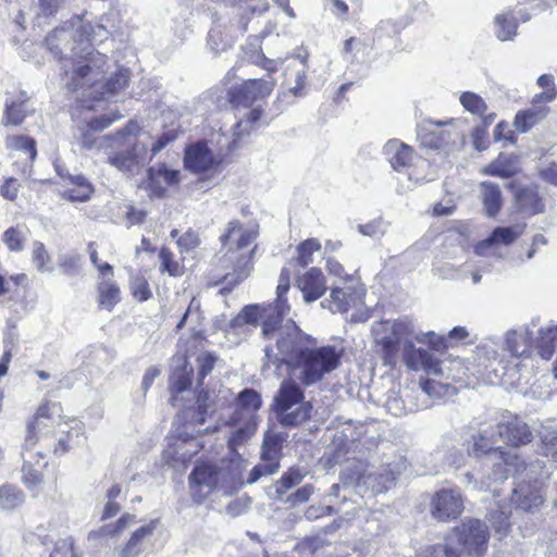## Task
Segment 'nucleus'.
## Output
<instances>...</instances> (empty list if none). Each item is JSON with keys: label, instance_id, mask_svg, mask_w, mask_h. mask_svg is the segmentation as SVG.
<instances>
[{"label": "nucleus", "instance_id": "0e129e2a", "mask_svg": "<svg viewBox=\"0 0 557 557\" xmlns=\"http://www.w3.org/2000/svg\"><path fill=\"white\" fill-rule=\"evenodd\" d=\"M133 296L139 301H146L151 297L148 282L143 277H137L132 282Z\"/></svg>", "mask_w": 557, "mask_h": 557}, {"label": "nucleus", "instance_id": "20e7f679", "mask_svg": "<svg viewBox=\"0 0 557 557\" xmlns=\"http://www.w3.org/2000/svg\"><path fill=\"white\" fill-rule=\"evenodd\" d=\"M256 231H243L239 221L234 220L227 224L226 232L221 235L220 240L226 252L220 259L221 267L225 270L232 269L226 272L220 283L224 284L221 288L222 294H228L235 286L246 280L253 269L252 257L257 246L251 248L248 252L244 250L256 239Z\"/></svg>", "mask_w": 557, "mask_h": 557}, {"label": "nucleus", "instance_id": "de8ad7c7", "mask_svg": "<svg viewBox=\"0 0 557 557\" xmlns=\"http://www.w3.org/2000/svg\"><path fill=\"white\" fill-rule=\"evenodd\" d=\"M47 426H48V421L46 419H40V421L38 423H36V416L34 417V419L32 421H29L27 423L25 444H24V448L26 450L32 449L37 444L38 432L46 429Z\"/></svg>", "mask_w": 557, "mask_h": 557}, {"label": "nucleus", "instance_id": "79ce46f5", "mask_svg": "<svg viewBox=\"0 0 557 557\" xmlns=\"http://www.w3.org/2000/svg\"><path fill=\"white\" fill-rule=\"evenodd\" d=\"M321 244L315 238H309L297 247V263L305 268L312 262V253L320 250Z\"/></svg>", "mask_w": 557, "mask_h": 557}, {"label": "nucleus", "instance_id": "393cba45", "mask_svg": "<svg viewBox=\"0 0 557 557\" xmlns=\"http://www.w3.org/2000/svg\"><path fill=\"white\" fill-rule=\"evenodd\" d=\"M479 187L485 214L490 218L496 216L503 207L500 187L488 181L482 182Z\"/></svg>", "mask_w": 557, "mask_h": 557}, {"label": "nucleus", "instance_id": "4d7b16f0", "mask_svg": "<svg viewBox=\"0 0 557 557\" xmlns=\"http://www.w3.org/2000/svg\"><path fill=\"white\" fill-rule=\"evenodd\" d=\"M387 224L383 221V219H375L368 224H359L358 231L364 235L370 237L383 236L386 232Z\"/></svg>", "mask_w": 557, "mask_h": 557}, {"label": "nucleus", "instance_id": "58836bf2", "mask_svg": "<svg viewBox=\"0 0 557 557\" xmlns=\"http://www.w3.org/2000/svg\"><path fill=\"white\" fill-rule=\"evenodd\" d=\"M282 441L280 434L267 433L263 440L261 459L280 461Z\"/></svg>", "mask_w": 557, "mask_h": 557}, {"label": "nucleus", "instance_id": "72a5a7b5", "mask_svg": "<svg viewBox=\"0 0 557 557\" xmlns=\"http://www.w3.org/2000/svg\"><path fill=\"white\" fill-rule=\"evenodd\" d=\"M120 288L111 281H102L98 285V302L102 309L112 311L114 306L120 302Z\"/></svg>", "mask_w": 557, "mask_h": 557}, {"label": "nucleus", "instance_id": "c756f323", "mask_svg": "<svg viewBox=\"0 0 557 557\" xmlns=\"http://www.w3.org/2000/svg\"><path fill=\"white\" fill-rule=\"evenodd\" d=\"M148 178L150 187L158 196H162L164 189L159 186L160 182H164L168 186L176 185L181 181V172L178 170L169 169L163 164L158 169L150 168L148 170Z\"/></svg>", "mask_w": 557, "mask_h": 557}, {"label": "nucleus", "instance_id": "bb28decb", "mask_svg": "<svg viewBox=\"0 0 557 557\" xmlns=\"http://www.w3.org/2000/svg\"><path fill=\"white\" fill-rule=\"evenodd\" d=\"M532 344L543 359H550L557 346V324L540 327L537 337L532 341Z\"/></svg>", "mask_w": 557, "mask_h": 557}, {"label": "nucleus", "instance_id": "13d9d810", "mask_svg": "<svg viewBox=\"0 0 557 557\" xmlns=\"http://www.w3.org/2000/svg\"><path fill=\"white\" fill-rule=\"evenodd\" d=\"M216 361V357L210 352L203 354L197 358L198 362V386L202 384V380L211 373Z\"/></svg>", "mask_w": 557, "mask_h": 557}, {"label": "nucleus", "instance_id": "37998d69", "mask_svg": "<svg viewBox=\"0 0 557 557\" xmlns=\"http://www.w3.org/2000/svg\"><path fill=\"white\" fill-rule=\"evenodd\" d=\"M280 461L264 460L261 459V462L256 465L247 479L248 484L256 483L259 479L265 475L273 474L278 471Z\"/></svg>", "mask_w": 557, "mask_h": 557}, {"label": "nucleus", "instance_id": "c03bdc74", "mask_svg": "<svg viewBox=\"0 0 557 557\" xmlns=\"http://www.w3.org/2000/svg\"><path fill=\"white\" fill-rule=\"evenodd\" d=\"M262 115V111L259 108L252 109L248 114L247 117L244 120H240L234 129V135L236 137H244V136H250L251 132L250 129L258 123Z\"/></svg>", "mask_w": 557, "mask_h": 557}, {"label": "nucleus", "instance_id": "39448f33", "mask_svg": "<svg viewBox=\"0 0 557 557\" xmlns=\"http://www.w3.org/2000/svg\"><path fill=\"white\" fill-rule=\"evenodd\" d=\"M488 539L486 524L478 519H469L453 530L445 546H435L433 554L434 557H482Z\"/></svg>", "mask_w": 557, "mask_h": 557}, {"label": "nucleus", "instance_id": "ddd939ff", "mask_svg": "<svg viewBox=\"0 0 557 557\" xmlns=\"http://www.w3.org/2000/svg\"><path fill=\"white\" fill-rule=\"evenodd\" d=\"M209 141H195L184 149V168L194 173L201 174L218 169L225 154L210 147ZM216 144V141H210Z\"/></svg>", "mask_w": 557, "mask_h": 557}, {"label": "nucleus", "instance_id": "9d476101", "mask_svg": "<svg viewBox=\"0 0 557 557\" xmlns=\"http://www.w3.org/2000/svg\"><path fill=\"white\" fill-rule=\"evenodd\" d=\"M262 406L261 395L253 388H244L235 398V412L231 418L234 424L246 420L245 428H238L232 435L230 443L242 442L249 437L256 430L253 414Z\"/></svg>", "mask_w": 557, "mask_h": 557}, {"label": "nucleus", "instance_id": "f3484780", "mask_svg": "<svg viewBox=\"0 0 557 557\" xmlns=\"http://www.w3.org/2000/svg\"><path fill=\"white\" fill-rule=\"evenodd\" d=\"M404 361L411 370H422L434 375L442 374L440 362L428 350L416 348L410 341L404 344Z\"/></svg>", "mask_w": 557, "mask_h": 557}, {"label": "nucleus", "instance_id": "3c124183", "mask_svg": "<svg viewBox=\"0 0 557 557\" xmlns=\"http://www.w3.org/2000/svg\"><path fill=\"white\" fill-rule=\"evenodd\" d=\"M542 454L557 460V432L546 430L542 435Z\"/></svg>", "mask_w": 557, "mask_h": 557}, {"label": "nucleus", "instance_id": "dca6fc26", "mask_svg": "<svg viewBox=\"0 0 557 557\" xmlns=\"http://www.w3.org/2000/svg\"><path fill=\"white\" fill-rule=\"evenodd\" d=\"M462 509L463 502L458 490L443 488L432 498V515L438 520L456 519Z\"/></svg>", "mask_w": 557, "mask_h": 557}, {"label": "nucleus", "instance_id": "f03ea898", "mask_svg": "<svg viewBox=\"0 0 557 557\" xmlns=\"http://www.w3.org/2000/svg\"><path fill=\"white\" fill-rule=\"evenodd\" d=\"M264 339H274L276 351L273 345H265L263 370L273 364L275 371H280L282 366H286L289 374L306 386L321 381L341 364V351L330 345L311 347L313 338L292 319L280 318L273 333Z\"/></svg>", "mask_w": 557, "mask_h": 557}, {"label": "nucleus", "instance_id": "c9c22d12", "mask_svg": "<svg viewBox=\"0 0 557 557\" xmlns=\"http://www.w3.org/2000/svg\"><path fill=\"white\" fill-rule=\"evenodd\" d=\"M459 102L472 115L485 116L487 104L480 95L472 91H463L459 96Z\"/></svg>", "mask_w": 557, "mask_h": 557}, {"label": "nucleus", "instance_id": "864d4df0", "mask_svg": "<svg viewBox=\"0 0 557 557\" xmlns=\"http://www.w3.org/2000/svg\"><path fill=\"white\" fill-rule=\"evenodd\" d=\"M314 487L311 484H306L299 487L296 492L289 494L286 499H283L285 504L290 507H296L300 504H304L309 500L310 496L313 494Z\"/></svg>", "mask_w": 557, "mask_h": 557}, {"label": "nucleus", "instance_id": "412c9836", "mask_svg": "<svg viewBox=\"0 0 557 557\" xmlns=\"http://www.w3.org/2000/svg\"><path fill=\"white\" fill-rule=\"evenodd\" d=\"M522 231L519 230V227H505V226H498L496 227L491 235L479 242L475 247L474 251L479 256H491L493 255L492 249L495 245L502 244V245H510L513 243L520 235Z\"/></svg>", "mask_w": 557, "mask_h": 557}, {"label": "nucleus", "instance_id": "69168bd1", "mask_svg": "<svg viewBox=\"0 0 557 557\" xmlns=\"http://www.w3.org/2000/svg\"><path fill=\"white\" fill-rule=\"evenodd\" d=\"M161 260V270L169 272L170 275H176L178 273V263L173 260V253L169 248H161L159 252Z\"/></svg>", "mask_w": 557, "mask_h": 557}, {"label": "nucleus", "instance_id": "2eb2a0df", "mask_svg": "<svg viewBox=\"0 0 557 557\" xmlns=\"http://www.w3.org/2000/svg\"><path fill=\"white\" fill-rule=\"evenodd\" d=\"M502 431V442L512 447H519L532 442L533 433L528 423L520 417L511 413L503 414L497 422Z\"/></svg>", "mask_w": 557, "mask_h": 557}, {"label": "nucleus", "instance_id": "e433bc0d", "mask_svg": "<svg viewBox=\"0 0 557 557\" xmlns=\"http://www.w3.org/2000/svg\"><path fill=\"white\" fill-rule=\"evenodd\" d=\"M496 36L499 40H511L517 34V22L510 14L495 16Z\"/></svg>", "mask_w": 557, "mask_h": 557}, {"label": "nucleus", "instance_id": "5701e85b", "mask_svg": "<svg viewBox=\"0 0 557 557\" xmlns=\"http://www.w3.org/2000/svg\"><path fill=\"white\" fill-rule=\"evenodd\" d=\"M530 326L524 331L509 330L505 335V349L513 357H527L533 346Z\"/></svg>", "mask_w": 557, "mask_h": 557}, {"label": "nucleus", "instance_id": "e2e57ef3", "mask_svg": "<svg viewBox=\"0 0 557 557\" xmlns=\"http://www.w3.org/2000/svg\"><path fill=\"white\" fill-rule=\"evenodd\" d=\"M114 119H110L107 116H86L84 122L87 124V131L84 133V136H88L89 133L100 132L108 127Z\"/></svg>", "mask_w": 557, "mask_h": 557}, {"label": "nucleus", "instance_id": "09e8293b", "mask_svg": "<svg viewBox=\"0 0 557 557\" xmlns=\"http://www.w3.org/2000/svg\"><path fill=\"white\" fill-rule=\"evenodd\" d=\"M25 236L16 227H9L3 234V243L11 251H21L24 248Z\"/></svg>", "mask_w": 557, "mask_h": 557}, {"label": "nucleus", "instance_id": "7ed1b4c3", "mask_svg": "<svg viewBox=\"0 0 557 557\" xmlns=\"http://www.w3.org/2000/svg\"><path fill=\"white\" fill-rule=\"evenodd\" d=\"M245 460L230 443V450L218 462H197L191 470L188 481L193 498L202 503L213 492L224 495L236 493L243 485Z\"/></svg>", "mask_w": 557, "mask_h": 557}, {"label": "nucleus", "instance_id": "680f3d73", "mask_svg": "<svg viewBox=\"0 0 557 557\" xmlns=\"http://www.w3.org/2000/svg\"><path fill=\"white\" fill-rule=\"evenodd\" d=\"M115 534V529L113 524H107L101 527L98 530L91 531L88 534V541L95 542V546H102L107 544V540L109 536H112Z\"/></svg>", "mask_w": 557, "mask_h": 557}, {"label": "nucleus", "instance_id": "052dcab7", "mask_svg": "<svg viewBox=\"0 0 557 557\" xmlns=\"http://www.w3.org/2000/svg\"><path fill=\"white\" fill-rule=\"evenodd\" d=\"M290 284V272L287 268H283L278 277V284L276 287V304H287L286 298L284 297L285 294L289 289Z\"/></svg>", "mask_w": 557, "mask_h": 557}, {"label": "nucleus", "instance_id": "6e6552de", "mask_svg": "<svg viewBox=\"0 0 557 557\" xmlns=\"http://www.w3.org/2000/svg\"><path fill=\"white\" fill-rule=\"evenodd\" d=\"M290 311L288 304L249 305L244 307L240 312L231 320L232 327H239L244 324L257 325L261 323L262 338L269 337L273 333L274 326L280 318H285Z\"/></svg>", "mask_w": 557, "mask_h": 557}, {"label": "nucleus", "instance_id": "4c0bfd02", "mask_svg": "<svg viewBox=\"0 0 557 557\" xmlns=\"http://www.w3.org/2000/svg\"><path fill=\"white\" fill-rule=\"evenodd\" d=\"M24 503V494L16 486L2 485L0 487V508L10 510Z\"/></svg>", "mask_w": 557, "mask_h": 557}, {"label": "nucleus", "instance_id": "5fc2aeb1", "mask_svg": "<svg viewBox=\"0 0 557 557\" xmlns=\"http://www.w3.org/2000/svg\"><path fill=\"white\" fill-rule=\"evenodd\" d=\"M420 387L424 394L430 397L441 398L445 396L449 386L434 380H425L420 382Z\"/></svg>", "mask_w": 557, "mask_h": 557}, {"label": "nucleus", "instance_id": "4468645a", "mask_svg": "<svg viewBox=\"0 0 557 557\" xmlns=\"http://www.w3.org/2000/svg\"><path fill=\"white\" fill-rule=\"evenodd\" d=\"M510 502L516 510L525 512L537 510L544 503L541 483L536 479L521 480L513 487Z\"/></svg>", "mask_w": 557, "mask_h": 557}, {"label": "nucleus", "instance_id": "603ef678", "mask_svg": "<svg viewBox=\"0 0 557 557\" xmlns=\"http://www.w3.org/2000/svg\"><path fill=\"white\" fill-rule=\"evenodd\" d=\"M61 416L62 407L59 403L46 401L40 405L36 411V423H38L40 419H46L49 421L54 417L61 418Z\"/></svg>", "mask_w": 557, "mask_h": 557}, {"label": "nucleus", "instance_id": "8fccbe9b", "mask_svg": "<svg viewBox=\"0 0 557 557\" xmlns=\"http://www.w3.org/2000/svg\"><path fill=\"white\" fill-rule=\"evenodd\" d=\"M386 410L395 416H401L407 412L404 400L398 392L391 389L386 395L385 400Z\"/></svg>", "mask_w": 557, "mask_h": 557}, {"label": "nucleus", "instance_id": "4be33fe9", "mask_svg": "<svg viewBox=\"0 0 557 557\" xmlns=\"http://www.w3.org/2000/svg\"><path fill=\"white\" fill-rule=\"evenodd\" d=\"M515 200L518 210L525 215H534L544 212L545 206L539 195V188L535 185L519 188L515 193Z\"/></svg>", "mask_w": 557, "mask_h": 557}, {"label": "nucleus", "instance_id": "338daca9", "mask_svg": "<svg viewBox=\"0 0 557 557\" xmlns=\"http://www.w3.org/2000/svg\"><path fill=\"white\" fill-rule=\"evenodd\" d=\"M23 481L28 485H38L41 483V474L32 467L30 461L24 459L22 468Z\"/></svg>", "mask_w": 557, "mask_h": 557}, {"label": "nucleus", "instance_id": "774afa93", "mask_svg": "<svg viewBox=\"0 0 557 557\" xmlns=\"http://www.w3.org/2000/svg\"><path fill=\"white\" fill-rule=\"evenodd\" d=\"M482 121L473 128L471 139H483L487 135V127L495 121L496 114L482 116Z\"/></svg>", "mask_w": 557, "mask_h": 557}, {"label": "nucleus", "instance_id": "9b49d317", "mask_svg": "<svg viewBox=\"0 0 557 557\" xmlns=\"http://www.w3.org/2000/svg\"><path fill=\"white\" fill-rule=\"evenodd\" d=\"M215 396L213 392L200 389L198 392L196 403L194 406L185 408L181 413V419L184 421V433L180 436L185 435L186 437H194L195 434H202L208 432H214L216 428L199 429L198 426L203 425L207 417L212 414L216 410Z\"/></svg>", "mask_w": 557, "mask_h": 557}, {"label": "nucleus", "instance_id": "f257e3e1", "mask_svg": "<svg viewBox=\"0 0 557 557\" xmlns=\"http://www.w3.org/2000/svg\"><path fill=\"white\" fill-rule=\"evenodd\" d=\"M104 21H108L107 16H102L100 23L95 26L90 23L82 24L76 29V34L81 44L87 45L73 48L75 59L62 60L65 85L72 92H77L76 98L81 107L87 110L95 109L94 101L99 102L119 94L129 81V71L120 69L106 83L102 82L108 59L106 54L91 49V44L101 42L108 38L110 32Z\"/></svg>", "mask_w": 557, "mask_h": 557}, {"label": "nucleus", "instance_id": "0eeeda50", "mask_svg": "<svg viewBox=\"0 0 557 557\" xmlns=\"http://www.w3.org/2000/svg\"><path fill=\"white\" fill-rule=\"evenodd\" d=\"M499 442H502V431L498 424L488 425L472 436V445L468 448L469 455L476 458L487 456L496 462L497 469L505 467L502 479H506L509 474L521 475L528 470L525 461L518 455L502 450Z\"/></svg>", "mask_w": 557, "mask_h": 557}, {"label": "nucleus", "instance_id": "a211bd4d", "mask_svg": "<svg viewBox=\"0 0 557 557\" xmlns=\"http://www.w3.org/2000/svg\"><path fill=\"white\" fill-rule=\"evenodd\" d=\"M467 119L457 117L441 120H424L419 126V134L422 137L431 136L434 138L459 136L467 126Z\"/></svg>", "mask_w": 557, "mask_h": 557}, {"label": "nucleus", "instance_id": "7c9ffc66", "mask_svg": "<svg viewBox=\"0 0 557 557\" xmlns=\"http://www.w3.org/2000/svg\"><path fill=\"white\" fill-rule=\"evenodd\" d=\"M30 111L26 94L21 91L16 98L8 99L5 102L4 124L17 125L22 123Z\"/></svg>", "mask_w": 557, "mask_h": 557}, {"label": "nucleus", "instance_id": "f704fd0d", "mask_svg": "<svg viewBox=\"0 0 557 557\" xmlns=\"http://www.w3.org/2000/svg\"><path fill=\"white\" fill-rule=\"evenodd\" d=\"M305 473L298 468H289L275 483L274 498L283 500V495L290 488L301 483Z\"/></svg>", "mask_w": 557, "mask_h": 557}, {"label": "nucleus", "instance_id": "1a4fd4ad", "mask_svg": "<svg viewBox=\"0 0 557 557\" xmlns=\"http://www.w3.org/2000/svg\"><path fill=\"white\" fill-rule=\"evenodd\" d=\"M169 141H157L150 149L144 141H127L116 152L109 156L108 161L110 164L120 171L133 176L162 150Z\"/></svg>", "mask_w": 557, "mask_h": 557}, {"label": "nucleus", "instance_id": "ea45409f", "mask_svg": "<svg viewBox=\"0 0 557 557\" xmlns=\"http://www.w3.org/2000/svg\"><path fill=\"white\" fill-rule=\"evenodd\" d=\"M32 261L40 273H51L53 271L51 257L41 242L36 240L33 243Z\"/></svg>", "mask_w": 557, "mask_h": 557}, {"label": "nucleus", "instance_id": "bf43d9fd", "mask_svg": "<svg viewBox=\"0 0 557 557\" xmlns=\"http://www.w3.org/2000/svg\"><path fill=\"white\" fill-rule=\"evenodd\" d=\"M497 343L493 339H486L475 348V354L480 359L496 360L498 358Z\"/></svg>", "mask_w": 557, "mask_h": 557}, {"label": "nucleus", "instance_id": "a18cd8bd", "mask_svg": "<svg viewBox=\"0 0 557 557\" xmlns=\"http://www.w3.org/2000/svg\"><path fill=\"white\" fill-rule=\"evenodd\" d=\"M67 180H70V182L72 184L78 186V188H79V190L77 193H75L74 190L70 191V196H69L70 199L75 200V201H86L87 199H89V197L92 193V187L84 176L67 175Z\"/></svg>", "mask_w": 557, "mask_h": 557}, {"label": "nucleus", "instance_id": "c85d7f7f", "mask_svg": "<svg viewBox=\"0 0 557 557\" xmlns=\"http://www.w3.org/2000/svg\"><path fill=\"white\" fill-rule=\"evenodd\" d=\"M159 519L151 520L148 524L137 529L121 552V557H135L143 550L144 540L150 537L158 528Z\"/></svg>", "mask_w": 557, "mask_h": 557}, {"label": "nucleus", "instance_id": "423d86ee", "mask_svg": "<svg viewBox=\"0 0 557 557\" xmlns=\"http://www.w3.org/2000/svg\"><path fill=\"white\" fill-rule=\"evenodd\" d=\"M280 425L295 428L311 419L313 406L305 400V393L294 380H283L271 405Z\"/></svg>", "mask_w": 557, "mask_h": 557}, {"label": "nucleus", "instance_id": "cd10ccee", "mask_svg": "<svg viewBox=\"0 0 557 557\" xmlns=\"http://www.w3.org/2000/svg\"><path fill=\"white\" fill-rule=\"evenodd\" d=\"M384 151L391 154L389 162L396 171L409 166L414 158L413 149L404 141H387Z\"/></svg>", "mask_w": 557, "mask_h": 557}, {"label": "nucleus", "instance_id": "a19ab883", "mask_svg": "<svg viewBox=\"0 0 557 557\" xmlns=\"http://www.w3.org/2000/svg\"><path fill=\"white\" fill-rule=\"evenodd\" d=\"M351 288L334 287L331 292V299L329 301V309L332 312H346L350 308Z\"/></svg>", "mask_w": 557, "mask_h": 557}, {"label": "nucleus", "instance_id": "6e6d98bb", "mask_svg": "<svg viewBox=\"0 0 557 557\" xmlns=\"http://www.w3.org/2000/svg\"><path fill=\"white\" fill-rule=\"evenodd\" d=\"M382 349L384 351V358L386 363H394L396 356L399 350L400 341L393 336H384L381 339Z\"/></svg>", "mask_w": 557, "mask_h": 557}, {"label": "nucleus", "instance_id": "473e14b6", "mask_svg": "<svg viewBox=\"0 0 557 557\" xmlns=\"http://www.w3.org/2000/svg\"><path fill=\"white\" fill-rule=\"evenodd\" d=\"M285 76L289 86L288 91L295 97H304L307 85V70L305 66H292L289 64Z\"/></svg>", "mask_w": 557, "mask_h": 557}, {"label": "nucleus", "instance_id": "a878e982", "mask_svg": "<svg viewBox=\"0 0 557 557\" xmlns=\"http://www.w3.org/2000/svg\"><path fill=\"white\" fill-rule=\"evenodd\" d=\"M397 474L389 466L376 472H370L360 478L363 485L374 494L386 492L396 481Z\"/></svg>", "mask_w": 557, "mask_h": 557}, {"label": "nucleus", "instance_id": "aec40b11", "mask_svg": "<svg viewBox=\"0 0 557 557\" xmlns=\"http://www.w3.org/2000/svg\"><path fill=\"white\" fill-rule=\"evenodd\" d=\"M296 285L301 290L306 302L315 301L326 292L325 277L318 268H311L299 276L296 281Z\"/></svg>", "mask_w": 557, "mask_h": 557}, {"label": "nucleus", "instance_id": "b1692460", "mask_svg": "<svg viewBox=\"0 0 557 557\" xmlns=\"http://www.w3.org/2000/svg\"><path fill=\"white\" fill-rule=\"evenodd\" d=\"M520 170L519 158L515 153L500 152L497 159L484 168L483 173L508 178Z\"/></svg>", "mask_w": 557, "mask_h": 557}, {"label": "nucleus", "instance_id": "6ab92c4d", "mask_svg": "<svg viewBox=\"0 0 557 557\" xmlns=\"http://www.w3.org/2000/svg\"><path fill=\"white\" fill-rule=\"evenodd\" d=\"M172 374L169 380L170 391L172 393L171 404L175 406L176 394L187 391L193 383L194 368L187 361L185 356H177L174 359Z\"/></svg>", "mask_w": 557, "mask_h": 557}, {"label": "nucleus", "instance_id": "2f4dec72", "mask_svg": "<svg viewBox=\"0 0 557 557\" xmlns=\"http://www.w3.org/2000/svg\"><path fill=\"white\" fill-rule=\"evenodd\" d=\"M548 112L546 107H533L527 110L519 111L515 117V126L521 132L525 133L542 121Z\"/></svg>", "mask_w": 557, "mask_h": 557}, {"label": "nucleus", "instance_id": "f8f14e48", "mask_svg": "<svg viewBox=\"0 0 557 557\" xmlns=\"http://www.w3.org/2000/svg\"><path fill=\"white\" fill-rule=\"evenodd\" d=\"M275 79L253 78L246 79L242 84L227 90V99L218 103L219 108L230 104L232 108H248L257 100L268 97L275 87Z\"/></svg>", "mask_w": 557, "mask_h": 557}, {"label": "nucleus", "instance_id": "49530a36", "mask_svg": "<svg viewBox=\"0 0 557 557\" xmlns=\"http://www.w3.org/2000/svg\"><path fill=\"white\" fill-rule=\"evenodd\" d=\"M59 267L63 274L75 276L81 272V256L78 253L62 255L59 257Z\"/></svg>", "mask_w": 557, "mask_h": 557}]
</instances>
